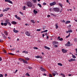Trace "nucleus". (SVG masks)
<instances>
[{
	"label": "nucleus",
	"mask_w": 77,
	"mask_h": 77,
	"mask_svg": "<svg viewBox=\"0 0 77 77\" xmlns=\"http://www.w3.org/2000/svg\"><path fill=\"white\" fill-rule=\"evenodd\" d=\"M59 40V41H62L63 40V38H61Z\"/></svg>",
	"instance_id": "45"
},
{
	"label": "nucleus",
	"mask_w": 77,
	"mask_h": 77,
	"mask_svg": "<svg viewBox=\"0 0 77 77\" xmlns=\"http://www.w3.org/2000/svg\"><path fill=\"white\" fill-rule=\"evenodd\" d=\"M58 65H59L60 66H63V65H62V63H58Z\"/></svg>",
	"instance_id": "25"
},
{
	"label": "nucleus",
	"mask_w": 77,
	"mask_h": 77,
	"mask_svg": "<svg viewBox=\"0 0 77 77\" xmlns=\"http://www.w3.org/2000/svg\"><path fill=\"white\" fill-rule=\"evenodd\" d=\"M21 60V61H23V63H24V62L25 61V60H24L23 59H20Z\"/></svg>",
	"instance_id": "28"
},
{
	"label": "nucleus",
	"mask_w": 77,
	"mask_h": 77,
	"mask_svg": "<svg viewBox=\"0 0 77 77\" xmlns=\"http://www.w3.org/2000/svg\"><path fill=\"white\" fill-rule=\"evenodd\" d=\"M66 33H68L69 32V30L66 31Z\"/></svg>",
	"instance_id": "54"
},
{
	"label": "nucleus",
	"mask_w": 77,
	"mask_h": 77,
	"mask_svg": "<svg viewBox=\"0 0 77 77\" xmlns=\"http://www.w3.org/2000/svg\"><path fill=\"white\" fill-rule=\"evenodd\" d=\"M55 27H56V29H58L59 28V26H58V24L57 23L55 24Z\"/></svg>",
	"instance_id": "16"
},
{
	"label": "nucleus",
	"mask_w": 77,
	"mask_h": 77,
	"mask_svg": "<svg viewBox=\"0 0 77 77\" xmlns=\"http://www.w3.org/2000/svg\"><path fill=\"white\" fill-rule=\"evenodd\" d=\"M24 63H27V61H24Z\"/></svg>",
	"instance_id": "63"
},
{
	"label": "nucleus",
	"mask_w": 77,
	"mask_h": 77,
	"mask_svg": "<svg viewBox=\"0 0 77 77\" xmlns=\"http://www.w3.org/2000/svg\"><path fill=\"white\" fill-rule=\"evenodd\" d=\"M74 41H75V42H77V38H75L74 39Z\"/></svg>",
	"instance_id": "29"
},
{
	"label": "nucleus",
	"mask_w": 77,
	"mask_h": 77,
	"mask_svg": "<svg viewBox=\"0 0 77 77\" xmlns=\"http://www.w3.org/2000/svg\"><path fill=\"white\" fill-rule=\"evenodd\" d=\"M36 31H38V32H39V31H41V29H37L36 30Z\"/></svg>",
	"instance_id": "48"
},
{
	"label": "nucleus",
	"mask_w": 77,
	"mask_h": 77,
	"mask_svg": "<svg viewBox=\"0 0 77 77\" xmlns=\"http://www.w3.org/2000/svg\"><path fill=\"white\" fill-rule=\"evenodd\" d=\"M28 68L29 69H32V67L30 66L28 67Z\"/></svg>",
	"instance_id": "47"
},
{
	"label": "nucleus",
	"mask_w": 77,
	"mask_h": 77,
	"mask_svg": "<svg viewBox=\"0 0 77 77\" xmlns=\"http://www.w3.org/2000/svg\"><path fill=\"white\" fill-rule=\"evenodd\" d=\"M31 21L32 22V23H35V21H34L33 20H31Z\"/></svg>",
	"instance_id": "32"
},
{
	"label": "nucleus",
	"mask_w": 77,
	"mask_h": 77,
	"mask_svg": "<svg viewBox=\"0 0 77 77\" xmlns=\"http://www.w3.org/2000/svg\"><path fill=\"white\" fill-rule=\"evenodd\" d=\"M33 49H35V50H38V48L37 47H35L33 48Z\"/></svg>",
	"instance_id": "37"
},
{
	"label": "nucleus",
	"mask_w": 77,
	"mask_h": 77,
	"mask_svg": "<svg viewBox=\"0 0 77 77\" xmlns=\"http://www.w3.org/2000/svg\"><path fill=\"white\" fill-rule=\"evenodd\" d=\"M37 6H38L40 8H42V6L40 4H37Z\"/></svg>",
	"instance_id": "24"
},
{
	"label": "nucleus",
	"mask_w": 77,
	"mask_h": 77,
	"mask_svg": "<svg viewBox=\"0 0 77 77\" xmlns=\"http://www.w3.org/2000/svg\"><path fill=\"white\" fill-rule=\"evenodd\" d=\"M5 2L9 3H11V4H13V2L10 0H5Z\"/></svg>",
	"instance_id": "6"
},
{
	"label": "nucleus",
	"mask_w": 77,
	"mask_h": 77,
	"mask_svg": "<svg viewBox=\"0 0 77 77\" xmlns=\"http://www.w3.org/2000/svg\"><path fill=\"white\" fill-rule=\"evenodd\" d=\"M76 53H77V48L75 49Z\"/></svg>",
	"instance_id": "64"
},
{
	"label": "nucleus",
	"mask_w": 77,
	"mask_h": 77,
	"mask_svg": "<svg viewBox=\"0 0 77 77\" xmlns=\"http://www.w3.org/2000/svg\"><path fill=\"white\" fill-rule=\"evenodd\" d=\"M40 69L42 71H46V70L45 69L42 68V67H40Z\"/></svg>",
	"instance_id": "7"
},
{
	"label": "nucleus",
	"mask_w": 77,
	"mask_h": 77,
	"mask_svg": "<svg viewBox=\"0 0 77 77\" xmlns=\"http://www.w3.org/2000/svg\"><path fill=\"white\" fill-rule=\"evenodd\" d=\"M51 15H53V16H54V14L51 13Z\"/></svg>",
	"instance_id": "59"
},
{
	"label": "nucleus",
	"mask_w": 77,
	"mask_h": 77,
	"mask_svg": "<svg viewBox=\"0 0 77 77\" xmlns=\"http://www.w3.org/2000/svg\"><path fill=\"white\" fill-rule=\"evenodd\" d=\"M3 42V40H2L0 39V42Z\"/></svg>",
	"instance_id": "60"
},
{
	"label": "nucleus",
	"mask_w": 77,
	"mask_h": 77,
	"mask_svg": "<svg viewBox=\"0 0 77 77\" xmlns=\"http://www.w3.org/2000/svg\"><path fill=\"white\" fill-rule=\"evenodd\" d=\"M7 23H6H6H4V25L5 26H7Z\"/></svg>",
	"instance_id": "34"
},
{
	"label": "nucleus",
	"mask_w": 77,
	"mask_h": 77,
	"mask_svg": "<svg viewBox=\"0 0 77 77\" xmlns=\"http://www.w3.org/2000/svg\"><path fill=\"white\" fill-rule=\"evenodd\" d=\"M48 31V30H45L44 31V32H47Z\"/></svg>",
	"instance_id": "57"
},
{
	"label": "nucleus",
	"mask_w": 77,
	"mask_h": 77,
	"mask_svg": "<svg viewBox=\"0 0 77 77\" xmlns=\"http://www.w3.org/2000/svg\"><path fill=\"white\" fill-rule=\"evenodd\" d=\"M22 53H24L27 54L28 53V51H22Z\"/></svg>",
	"instance_id": "17"
},
{
	"label": "nucleus",
	"mask_w": 77,
	"mask_h": 77,
	"mask_svg": "<svg viewBox=\"0 0 77 77\" xmlns=\"http://www.w3.org/2000/svg\"><path fill=\"white\" fill-rule=\"evenodd\" d=\"M60 75H62V77H65V75H64V74L63 73H61Z\"/></svg>",
	"instance_id": "27"
},
{
	"label": "nucleus",
	"mask_w": 77,
	"mask_h": 77,
	"mask_svg": "<svg viewBox=\"0 0 77 77\" xmlns=\"http://www.w3.org/2000/svg\"><path fill=\"white\" fill-rule=\"evenodd\" d=\"M11 54V55H13V54H13L12 53H9L8 54Z\"/></svg>",
	"instance_id": "53"
},
{
	"label": "nucleus",
	"mask_w": 77,
	"mask_h": 77,
	"mask_svg": "<svg viewBox=\"0 0 77 77\" xmlns=\"http://www.w3.org/2000/svg\"><path fill=\"white\" fill-rule=\"evenodd\" d=\"M15 17H16V18H18V16H17V15H15Z\"/></svg>",
	"instance_id": "49"
},
{
	"label": "nucleus",
	"mask_w": 77,
	"mask_h": 77,
	"mask_svg": "<svg viewBox=\"0 0 77 77\" xmlns=\"http://www.w3.org/2000/svg\"><path fill=\"white\" fill-rule=\"evenodd\" d=\"M1 24L2 26H3L4 25V23H1Z\"/></svg>",
	"instance_id": "51"
},
{
	"label": "nucleus",
	"mask_w": 77,
	"mask_h": 77,
	"mask_svg": "<svg viewBox=\"0 0 77 77\" xmlns=\"http://www.w3.org/2000/svg\"><path fill=\"white\" fill-rule=\"evenodd\" d=\"M69 32H72V31L71 30H69Z\"/></svg>",
	"instance_id": "43"
},
{
	"label": "nucleus",
	"mask_w": 77,
	"mask_h": 77,
	"mask_svg": "<svg viewBox=\"0 0 77 77\" xmlns=\"http://www.w3.org/2000/svg\"><path fill=\"white\" fill-rule=\"evenodd\" d=\"M13 31L15 33H18V31L15 29H14Z\"/></svg>",
	"instance_id": "21"
},
{
	"label": "nucleus",
	"mask_w": 77,
	"mask_h": 77,
	"mask_svg": "<svg viewBox=\"0 0 77 77\" xmlns=\"http://www.w3.org/2000/svg\"><path fill=\"white\" fill-rule=\"evenodd\" d=\"M2 36L3 37V38L4 39H6L7 37L6 36H5V35L4 34L2 33Z\"/></svg>",
	"instance_id": "9"
},
{
	"label": "nucleus",
	"mask_w": 77,
	"mask_h": 77,
	"mask_svg": "<svg viewBox=\"0 0 77 77\" xmlns=\"http://www.w3.org/2000/svg\"><path fill=\"white\" fill-rule=\"evenodd\" d=\"M69 35H67V36H66V38H68V37H69Z\"/></svg>",
	"instance_id": "55"
},
{
	"label": "nucleus",
	"mask_w": 77,
	"mask_h": 77,
	"mask_svg": "<svg viewBox=\"0 0 77 77\" xmlns=\"http://www.w3.org/2000/svg\"><path fill=\"white\" fill-rule=\"evenodd\" d=\"M52 75L54 77H55L56 75H58V73L56 71H54L52 72Z\"/></svg>",
	"instance_id": "2"
},
{
	"label": "nucleus",
	"mask_w": 77,
	"mask_h": 77,
	"mask_svg": "<svg viewBox=\"0 0 77 77\" xmlns=\"http://www.w3.org/2000/svg\"><path fill=\"white\" fill-rule=\"evenodd\" d=\"M9 9V8H7L6 9H4L3 10V12H6V11H8V10Z\"/></svg>",
	"instance_id": "11"
},
{
	"label": "nucleus",
	"mask_w": 77,
	"mask_h": 77,
	"mask_svg": "<svg viewBox=\"0 0 77 77\" xmlns=\"http://www.w3.org/2000/svg\"><path fill=\"white\" fill-rule=\"evenodd\" d=\"M71 23V22L69 21H66L65 22V24H68V23Z\"/></svg>",
	"instance_id": "19"
},
{
	"label": "nucleus",
	"mask_w": 77,
	"mask_h": 77,
	"mask_svg": "<svg viewBox=\"0 0 77 77\" xmlns=\"http://www.w3.org/2000/svg\"><path fill=\"white\" fill-rule=\"evenodd\" d=\"M32 1L33 2H34V3H36V2L37 1V0H32Z\"/></svg>",
	"instance_id": "33"
},
{
	"label": "nucleus",
	"mask_w": 77,
	"mask_h": 77,
	"mask_svg": "<svg viewBox=\"0 0 77 77\" xmlns=\"http://www.w3.org/2000/svg\"><path fill=\"white\" fill-rule=\"evenodd\" d=\"M19 13L20 14H21V15H23V13L21 11H20Z\"/></svg>",
	"instance_id": "50"
},
{
	"label": "nucleus",
	"mask_w": 77,
	"mask_h": 77,
	"mask_svg": "<svg viewBox=\"0 0 77 77\" xmlns=\"http://www.w3.org/2000/svg\"><path fill=\"white\" fill-rule=\"evenodd\" d=\"M52 44H53V45H56V44H58V42H56L55 41H54L52 42Z\"/></svg>",
	"instance_id": "13"
},
{
	"label": "nucleus",
	"mask_w": 77,
	"mask_h": 77,
	"mask_svg": "<svg viewBox=\"0 0 77 77\" xmlns=\"http://www.w3.org/2000/svg\"><path fill=\"white\" fill-rule=\"evenodd\" d=\"M25 75H26L27 76H30V75L29 74V73H27L26 74H25Z\"/></svg>",
	"instance_id": "31"
},
{
	"label": "nucleus",
	"mask_w": 77,
	"mask_h": 77,
	"mask_svg": "<svg viewBox=\"0 0 77 77\" xmlns=\"http://www.w3.org/2000/svg\"><path fill=\"white\" fill-rule=\"evenodd\" d=\"M36 58H40V59H42V56H37L35 57Z\"/></svg>",
	"instance_id": "15"
},
{
	"label": "nucleus",
	"mask_w": 77,
	"mask_h": 77,
	"mask_svg": "<svg viewBox=\"0 0 77 77\" xmlns=\"http://www.w3.org/2000/svg\"><path fill=\"white\" fill-rule=\"evenodd\" d=\"M4 33L5 35H6V36H8V32H7V31H4Z\"/></svg>",
	"instance_id": "10"
},
{
	"label": "nucleus",
	"mask_w": 77,
	"mask_h": 77,
	"mask_svg": "<svg viewBox=\"0 0 77 77\" xmlns=\"http://www.w3.org/2000/svg\"><path fill=\"white\" fill-rule=\"evenodd\" d=\"M59 5L61 7V8H62L63 5H62V4H61V3H59Z\"/></svg>",
	"instance_id": "30"
},
{
	"label": "nucleus",
	"mask_w": 77,
	"mask_h": 77,
	"mask_svg": "<svg viewBox=\"0 0 77 77\" xmlns=\"http://www.w3.org/2000/svg\"><path fill=\"white\" fill-rule=\"evenodd\" d=\"M62 51L63 53H65L67 52V51L65 49H62Z\"/></svg>",
	"instance_id": "12"
},
{
	"label": "nucleus",
	"mask_w": 77,
	"mask_h": 77,
	"mask_svg": "<svg viewBox=\"0 0 77 77\" xmlns=\"http://www.w3.org/2000/svg\"><path fill=\"white\" fill-rule=\"evenodd\" d=\"M25 34L27 36H30V33L29 31H26L25 32Z\"/></svg>",
	"instance_id": "5"
},
{
	"label": "nucleus",
	"mask_w": 77,
	"mask_h": 77,
	"mask_svg": "<svg viewBox=\"0 0 77 77\" xmlns=\"http://www.w3.org/2000/svg\"><path fill=\"white\" fill-rule=\"evenodd\" d=\"M66 46H67V47H69L71 46V45H70L68 44V43H67V44H65Z\"/></svg>",
	"instance_id": "23"
},
{
	"label": "nucleus",
	"mask_w": 77,
	"mask_h": 77,
	"mask_svg": "<svg viewBox=\"0 0 77 77\" xmlns=\"http://www.w3.org/2000/svg\"><path fill=\"white\" fill-rule=\"evenodd\" d=\"M3 75L2 74H0V77H3Z\"/></svg>",
	"instance_id": "42"
},
{
	"label": "nucleus",
	"mask_w": 77,
	"mask_h": 77,
	"mask_svg": "<svg viewBox=\"0 0 77 77\" xmlns=\"http://www.w3.org/2000/svg\"><path fill=\"white\" fill-rule=\"evenodd\" d=\"M44 47L46 49H48V50H50V48L47 46H45Z\"/></svg>",
	"instance_id": "18"
},
{
	"label": "nucleus",
	"mask_w": 77,
	"mask_h": 77,
	"mask_svg": "<svg viewBox=\"0 0 77 77\" xmlns=\"http://www.w3.org/2000/svg\"><path fill=\"white\" fill-rule=\"evenodd\" d=\"M54 11L55 12H59V8H54L53 9Z\"/></svg>",
	"instance_id": "3"
},
{
	"label": "nucleus",
	"mask_w": 77,
	"mask_h": 77,
	"mask_svg": "<svg viewBox=\"0 0 77 77\" xmlns=\"http://www.w3.org/2000/svg\"><path fill=\"white\" fill-rule=\"evenodd\" d=\"M69 76H71L72 75L71 74H69L68 75Z\"/></svg>",
	"instance_id": "62"
},
{
	"label": "nucleus",
	"mask_w": 77,
	"mask_h": 77,
	"mask_svg": "<svg viewBox=\"0 0 77 77\" xmlns=\"http://www.w3.org/2000/svg\"><path fill=\"white\" fill-rule=\"evenodd\" d=\"M47 5V4H46V3L44 2L43 3V5Z\"/></svg>",
	"instance_id": "52"
},
{
	"label": "nucleus",
	"mask_w": 77,
	"mask_h": 77,
	"mask_svg": "<svg viewBox=\"0 0 77 77\" xmlns=\"http://www.w3.org/2000/svg\"><path fill=\"white\" fill-rule=\"evenodd\" d=\"M3 51L5 53H6V51L5 50H3Z\"/></svg>",
	"instance_id": "38"
},
{
	"label": "nucleus",
	"mask_w": 77,
	"mask_h": 77,
	"mask_svg": "<svg viewBox=\"0 0 77 77\" xmlns=\"http://www.w3.org/2000/svg\"><path fill=\"white\" fill-rule=\"evenodd\" d=\"M5 23H7L8 24L9 22V20H6L5 21Z\"/></svg>",
	"instance_id": "20"
},
{
	"label": "nucleus",
	"mask_w": 77,
	"mask_h": 77,
	"mask_svg": "<svg viewBox=\"0 0 77 77\" xmlns=\"http://www.w3.org/2000/svg\"><path fill=\"white\" fill-rule=\"evenodd\" d=\"M17 19H18V20H21V18L20 17H18L17 18Z\"/></svg>",
	"instance_id": "40"
},
{
	"label": "nucleus",
	"mask_w": 77,
	"mask_h": 77,
	"mask_svg": "<svg viewBox=\"0 0 77 77\" xmlns=\"http://www.w3.org/2000/svg\"><path fill=\"white\" fill-rule=\"evenodd\" d=\"M56 4V2H54L52 3H50V6H54V5H55Z\"/></svg>",
	"instance_id": "4"
},
{
	"label": "nucleus",
	"mask_w": 77,
	"mask_h": 77,
	"mask_svg": "<svg viewBox=\"0 0 77 77\" xmlns=\"http://www.w3.org/2000/svg\"><path fill=\"white\" fill-rule=\"evenodd\" d=\"M23 10H25L26 9V6H24L23 7Z\"/></svg>",
	"instance_id": "36"
},
{
	"label": "nucleus",
	"mask_w": 77,
	"mask_h": 77,
	"mask_svg": "<svg viewBox=\"0 0 77 77\" xmlns=\"http://www.w3.org/2000/svg\"><path fill=\"white\" fill-rule=\"evenodd\" d=\"M34 12L35 14H37L38 13V11H36L35 10H34Z\"/></svg>",
	"instance_id": "22"
},
{
	"label": "nucleus",
	"mask_w": 77,
	"mask_h": 77,
	"mask_svg": "<svg viewBox=\"0 0 77 77\" xmlns=\"http://www.w3.org/2000/svg\"><path fill=\"white\" fill-rule=\"evenodd\" d=\"M25 59L26 60H29V58H25Z\"/></svg>",
	"instance_id": "35"
},
{
	"label": "nucleus",
	"mask_w": 77,
	"mask_h": 77,
	"mask_svg": "<svg viewBox=\"0 0 77 77\" xmlns=\"http://www.w3.org/2000/svg\"><path fill=\"white\" fill-rule=\"evenodd\" d=\"M49 77H53V76H52L51 74H49Z\"/></svg>",
	"instance_id": "39"
},
{
	"label": "nucleus",
	"mask_w": 77,
	"mask_h": 77,
	"mask_svg": "<svg viewBox=\"0 0 77 77\" xmlns=\"http://www.w3.org/2000/svg\"><path fill=\"white\" fill-rule=\"evenodd\" d=\"M17 71H18V70H17V69L15 71V72H14V74H15V73H16L17 72Z\"/></svg>",
	"instance_id": "44"
},
{
	"label": "nucleus",
	"mask_w": 77,
	"mask_h": 77,
	"mask_svg": "<svg viewBox=\"0 0 77 77\" xmlns=\"http://www.w3.org/2000/svg\"><path fill=\"white\" fill-rule=\"evenodd\" d=\"M11 23L12 24H17V23L15 21H12Z\"/></svg>",
	"instance_id": "14"
},
{
	"label": "nucleus",
	"mask_w": 77,
	"mask_h": 77,
	"mask_svg": "<svg viewBox=\"0 0 77 77\" xmlns=\"http://www.w3.org/2000/svg\"><path fill=\"white\" fill-rule=\"evenodd\" d=\"M3 17V14H0V17Z\"/></svg>",
	"instance_id": "46"
},
{
	"label": "nucleus",
	"mask_w": 77,
	"mask_h": 77,
	"mask_svg": "<svg viewBox=\"0 0 77 77\" xmlns=\"http://www.w3.org/2000/svg\"><path fill=\"white\" fill-rule=\"evenodd\" d=\"M2 57H0V61H2Z\"/></svg>",
	"instance_id": "56"
},
{
	"label": "nucleus",
	"mask_w": 77,
	"mask_h": 77,
	"mask_svg": "<svg viewBox=\"0 0 77 77\" xmlns=\"http://www.w3.org/2000/svg\"><path fill=\"white\" fill-rule=\"evenodd\" d=\"M8 24V25L9 26H11V23L10 22H9Z\"/></svg>",
	"instance_id": "41"
},
{
	"label": "nucleus",
	"mask_w": 77,
	"mask_h": 77,
	"mask_svg": "<svg viewBox=\"0 0 77 77\" xmlns=\"http://www.w3.org/2000/svg\"><path fill=\"white\" fill-rule=\"evenodd\" d=\"M47 17H50V15H47Z\"/></svg>",
	"instance_id": "61"
},
{
	"label": "nucleus",
	"mask_w": 77,
	"mask_h": 77,
	"mask_svg": "<svg viewBox=\"0 0 77 77\" xmlns=\"http://www.w3.org/2000/svg\"><path fill=\"white\" fill-rule=\"evenodd\" d=\"M72 56L73 59H75V58H76V57H75V55H74L73 54H72Z\"/></svg>",
	"instance_id": "26"
},
{
	"label": "nucleus",
	"mask_w": 77,
	"mask_h": 77,
	"mask_svg": "<svg viewBox=\"0 0 77 77\" xmlns=\"http://www.w3.org/2000/svg\"><path fill=\"white\" fill-rule=\"evenodd\" d=\"M69 62H73V61H75V59L71 58L70 60H68Z\"/></svg>",
	"instance_id": "8"
},
{
	"label": "nucleus",
	"mask_w": 77,
	"mask_h": 77,
	"mask_svg": "<svg viewBox=\"0 0 77 77\" xmlns=\"http://www.w3.org/2000/svg\"><path fill=\"white\" fill-rule=\"evenodd\" d=\"M26 6H27L28 7H32L33 4L30 1L28 2H27Z\"/></svg>",
	"instance_id": "1"
},
{
	"label": "nucleus",
	"mask_w": 77,
	"mask_h": 77,
	"mask_svg": "<svg viewBox=\"0 0 77 77\" xmlns=\"http://www.w3.org/2000/svg\"><path fill=\"white\" fill-rule=\"evenodd\" d=\"M67 44H68L70 45V44H71V43H70V42H69L68 41V43Z\"/></svg>",
	"instance_id": "58"
}]
</instances>
